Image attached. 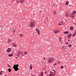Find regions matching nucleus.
<instances>
[{
    "instance_id": "nucleus-41",
    "label": "nucleus",
    "mask_w": 76,
    "mask_h": 76,
    "mask_svg": "<svg viewBox=\"0 0 76 76\" xmlns=\"http://www.w3.org/2000/svg\"><path fill=\"white\" fill-rule=\"evenodd\" d=\"M46 69V68L45 67L44 68H43V69H44V70H45Z\"/></svg>"
},
{
    "instance_id": "nucleus-18",
    "label": "nucleus",
    "mask_w": 76,
    "mask_h": 76,
    "mask_svg": "<svg viewBox=\"0 0 76 76\" xmlns=\"http://www.w3.org/2000/svg\"><path fill=\"white\" fill-rule=\"evenodd\" d=\"M63 24V22L61 21L60 22V23L59 24V25H61Z\"/></svg>"
},
{
    "instance_id": "nucleus-53",
    "label": "nucleus",
    "mask_w": 76,
    "mask_h": 76,
    "mask_svg": "<svg viewBox=\"0 0 76 76\" xmlns=\"http://www.w3.org/2000/svg\"><path fill=\"white\" fill-rule=\"evenodd\" d=\"M75 25H76V22L75 23H74Z\"/></svg>"
},
{
    "instance_id": "nucleus-1",
    "label": "nucleus",
    "mask_w": 76,
    "mask_h": 76,
    "mask_svg": "<svg viewBox=\"0 0 76 76\" xmlns=\"http://www.w3.org/2000/svg\"><path fill=\"white\" fill-rule=\"evenodd\" d=\"M35 22L34 21H31L30 23L29 24L30 26L28 27V28H31L32 27L35 26Z\"/></svg>"
},
{
    "instance_id": "nucleus-32",
    "label": "nucleus",
    "mask_w": 76,
    "mask_h": 76,
    "mask_svg": "<svg viewBox=\"0 0 76 76\" xmlns=\"http://www.w3.org/2000/svg\"><path fill=\"white\" fill-rule=\"evenodd\" d=\"M57 63L58 64H60V61H58Z\"/></svg>"
},
{
    "instance_id": "nucleus-12",
    "label": "nucleus",
    "mask_w": 76,
    "mask_h": 76,
    "mask_svg": "<svg viewBox=\"0 0 76 76\" xmlns=\"http://www.w3.org/2000/svg\"><path fill=\"white\" fill-rule=\"evenodd\" d=\"M12 45L14 47H16L17 46V45L15 43H13L12 44Z\"/></svg>"
},
{
    "instance_id": "nucleus-57",
    "label": "nucleus",
    "mask_w": 76,
    "mask_h": 76,
    "mask_svg": "<svg viewBox=\"0 0 76 76\" xmlns=\"http://www.w3.org/2000/svg\"><path fill=\"white\" fill-rule=\"evenodd\" d=\"M40 12H41V11H40Z\"/></svg>"
},
{
    "instance_id": "nucleus-43",
    "label": "nucleus",
    "mask_w": 76,
    "mask_h": 76,
    "mask_svg": "<svg viewBox=\"0 0 76 76\" xmlns=\"http://www.w3.org/2000/svg\"><path fill=\"white\" fill-rule=\"evenodd\" d=\"M65 44H69V43L68 42H67L66 43V42Z\"/></svg>"
},
{
    "instance_id": "nucleus-50",
    "label": "nucleus",
    "mask_w": 76,
    "mask_h": 76,
    "mask_svg": "<svg viewBox=\"0 0 76 76\" xmlns=\"http://www.w3.org/2000/svg\"><path fill=\"white\" fill-rule=\"evenodd\" d=\"M16 59H18V57H16Z\"/></svg>"
},
{
    "instance_id": "nucleus-45",
    "label": "nucleus",
    "mask_w": 76,
    "mask_h": 76,
    "mask_svg": "<svg viewBox=\"0 0 76 76\" xmlns=\"http://www.w3.org/2000/svg\"><path fill=\"white\" fill-rule=\"evenodd\" d=\"M17 56L18 57H19V55L18 54V55H17Z\"/></svg>"
},
{
    "instance_id": "nucleus-36",
    "label": "nucleus",
    "mask_w": 76,
    "mask_h": 76,
    "mask_svg": "<svg viewBox=\"0 0 76 76\" xmlns=\"http://www.w3.org/2000/svg\"><path fill=\"white\" fill-rule=\"evenodd\" d=\"M8 67H11V66H10V65L8 64Z\"/></svg>"
},
{
    "instance_id": "nucleus-11",
    "label": "nucleus",
    "mask_w": 76,
    "mask_h": 76,
    "mask_svg": "<svg viewBox=\"0 0 76 76\" xmlns=\"http://www.w3.org/2000/svg\"><path fill=\"white\" fill-rule=\"evenodd\" d=\"M13 54H14V53H13L11 54H9L8 55V56L9 57H12L13 56Z\"/></svg>"
},
{
    "instance_id": "nucleus-30",
    "label": "nucleus",
    "mask_w": 76,
    "mask_h": 76,
    "mask_svg": "<svg viewBox=\"0 0 76 76\" xmlns=\"http://www.w3.org/2000/svg\"><path fill=\"white\" fill-rule=\"evenodd\" d=\"M61 69H63V68H64V66H61Z\"/></svg>"
},
{
    "instance_id": "nucleus-10",
    "label": "nucleus",
    "mask_w": 76,
    "mask_h": 76,
    "mask_svg": "<svg viewBox=\"0 0 76 76\" xmlns=\"http://www.w3.org/2000/svg\"><path fill=\"white\" fill-rule=\"evenodd\" d=\"M24 1L25 0H20V3L21 4L23 3L24 2Z\"/></svg>"
},
{
    "instance_id": "nucleus-52",
    "label": "nucleus",
    "mask_w": 76,
    "mask_h": 76,
    "mask_svg": "<svg viewBox=\"0 0 76 76\" xmlns=\"http://www.w3.org/2000/svg\"><path fill=\"white\" fill-rule=\"evenodd\" d=\"M44 23H46V22L45 21V22H44Z\"/></svg>"
},
{
    "instance_id": "nucleus-37",
    "label": "nucleus",
    "mask_w": 76,
    "mask_h": 76,
    "mask_svg": "<svg viewBox=\"0 0 76 76\" xmlns=\"http://www.w3.org/2000/svg\"><path fill=\"white\" fill-rule=\"evenodd\" d=\"M27 53H28V52H25L24 53V54H27Z\"/></svg>"
},
{
    "instance_id": "nucleus-25",
    "label": "nucleus",
    "mask_w": 76,
    "mask_h": 76,
    "mask_svg": "<svg viewBox=\"0 0 76 76\" xmlns=\"http://www.w3.org/2000/svg\"><path fill=\"white\" fill-rule=\"evenodd\" d=\"M59 41L61 42V37H60L59 38Z\"/></svg>"
},
{
    "instance_id": "nucleus-40",
    "label": "nucleus",
    "mask_w": 76,
    "mask_h": 76,
    "mask_svg": "<svg viewBox=\"0 0 76 76\" xmlns=\"http://www.w3.org/2000/svg\"><path fill=\"white\" fill-rule=\"evenodd\" d=\"M53 72H54L55 74L56 73V71H55V70H53Z\"/></svg>"
},
{
    "instance_id": "nucleus-15",
    "label": "nucleus",
    "mask_w": 76,
    "mask_h": 76,
    "mask_svg": "<svg viewBox=\"0 0 76 76\" xmlns=\"http://www.w3.org/2000/svg\"><path fill=\"white\" fill-rule=\"evenodd\" d=\"M59 32V31H57V30L55 31L54 32V33H55V34H58V33Z\"/></svg>"
},
{
    "instance_id": "nucleus-13",
    "label": "nucleus",
    "mask_w": 76,
    "mask_h": 76,
    "mask_svg": "<svg viewBox=\"0 0 76 76\" xmlns=\"http://www.w3.org/2000/svg\"><path fill=\"white\" fill-rule=\"evenodd\" d=\"M63 33L65 34H69V31H64Z\"/></svg>"
},
{
    "instance_id": "nucleus-46",
    "label": "nucleus",
    "mask_w": 76,
    "mask_h": 76,
    "mask_svg": "<svg viewBox=\"0 0 76 76\" xmlns=\"http://www.w3.org/2000/svg\"><path fill=\"white\" fill-rule=\"evenodd\" d=\"M19 55H20V54H21V53H19Z\"/></svg>"
},
{
    "instance_id": "nucleus-29",
    "label": "nucleus",
    "mask_w": 76,
    "mask_h": 76,
    "mask_svg": "<svg viewBox=\"0 0 76 76\" xmlns=\"http://www.w3.org/2000/svg\"><path fill=\"white\" fill-rule=\"evenodd\" d=\"M8 71H9V72H10L12 70H11V69H8Z\"/></svg>"
},
{
    "instance_id": "nucleus-42",
    "label": "nucleus",
    "mask_w": 76,
    "mask_h": 76,
    "mask_svg": "<svg viewBox=\"0 0 76 76\" xmlns=\"http://www.w3.org/2000/svg\"><path fill=\"white\" fill-rule=\"evenodd\" d=\"M73 35H74L75 36V35H76V34L75 33H74Z\"/></svg>"
},
{
    "instance_id": "nucleus-27",
    "label": "nucleus",
    "mask_w": 76,
    "mask_h": 76,
    "mask_svg": "<svg viewBox=\"0 0 76 76\" xmlns=\"http://www.w3.org/2000/svg\"><path fill=\"white\" fill-rule=\"evenodd\" d=\"M8 42H11L12 41H11V39H8Z\"/></svg>"
},
{
    "instance_id": "nucleus-48",
    "label": "nucleus",
    "mask_w": 76,
    "mask_h": 76,
    "mask_svg": "<svg viewBox=\"0 0 76 76\" xmlns=\"http://www.w3.org/2000/svg\"><path fill=\"white\" fill-rule=\"evenodd\" d=\"M43 59H44V60H45V58H43Z\"/></svg>"
},
{
    "instance_id": "nucleus-34",
    "label": "nucleus",
    "mask_w": 76,
    "mask_h": 76,
    "mask_svg": "<svg viewBox=\"0 0 76 76\" xmlns=\"http://www.w3.org/2000/svg\"><path fill=\"white\" fill-rule=\"evenodd\" d=\"M20 52V50H19V51L18 52V54H19V53Z\"/></svg>"
},
{
    "instance_id": "nucleus-55",
    "label": "nucleus",
    "mask_w": 76,
    "mask_h": 76,
    "mask_svg": "<svg viewBox=\"0 0 76 76\" xmlns=\"http://www.w3.org/2000/svg\"><path fill=\"white\" fill-rule=\"evenodd\" d=\"M31 43H33V42H31Z\"/></svg>"
},
{
    "instance_id": "nucleus-49",
    "label": "nucleus",
    "mask_w": 76,
    "mask_h": 76,
    "mask_svg": "<svg viewBox=\"0 0 76 76\" xmlns=\"http://www.w3.org/2000/svg\"><path fill=\"white\" fill-rule=\"evenodd\" d=\"M4 4H6V2H4Z\"/></svg>"
},
{
    "instance_id": "nucleus-33",
    "label": "nucleus",
    "mask_w": 76,
    "mask_h": 76,
    "mask_svg": "<svg viewBox=\"0 0 76 76\" xmlns=\"http://www.w3.org/2000/svg\"><path fill=\"white\" fill-rule=\"evenodd\" d=\"M16 2L17 3H19V1H17Z\"/></svg>"
},
{
    "instance_id": "nucleus-51",
    "label": "nucleus",
    "mask_w": 76,
    "mask_h": 76,
    "mask_svg": "<svg viewBox=\"0 0 76 76\" xmlns=\"http://www.w3.org/2000/svg\"><path fill=\"white\" fill-rule=\"evenodd\" d=\"M69 41H70V39L68 40V42H69Z\"/></svg>"
},
{
    "instance_id": "nucleus-56",
    "label": "nucleus",
    "mask_w": 76,
    "mask_h": 76,
    "mask_svg": "<svg viewBox=\"0 0 76 76\" xmlns=\"http://www.w3.org/2000/svg\"><path fill=\"white\" fill-rule=\"evenodd\" d=\"M4 76H6V75H4Z\"/></svg>"
},
{
    "instance_id": "nucleus-44",
    "label": "nucleus",
    "mask_w": 76,
    "mask_h": 76,
    "mask_svg": "<svg viewBox=\"0 0 76 76\" xmlns=\"http://www.w3.org/2000/svg\"><path fill=\"white\" fill-rule=\"evenodd\" d=\"M74 33H75V34H76V30H75V31Z\"/></svg>"
},
{
    "instance_id": "nucleus-23",
    "label": "nucleus",
    "mask_w": 76,
    "mask_h": 76,
    "mask_svg": "<svg viewBox=\"0 0 76 76\" xmlns=\"http://www.w3.org/2000/svg\"><path fill=\"white\" fill-rule=\"evenodd\" d=\"M68 45V46H69V48H70V47H72V45L71 44H69Z\"/></svg>"
},
{
    "instance_id": "nucleus-22",
    "label": "nucleus",
    "mask_w": 76,
    "mask_h": 76,
    "mask_svg": "<svg viewBox=\"0 0 76 76\" xmlns=\"http://www.w3.org/2000/svg\"><path fill=\"white\" fill-rule=\"evenodd\" d=\"M12 31L13 33H15V29L13 28L12 29Z\"/></svg>"
},
{
    "instance_id": "nucleus-24",
    "label": "nucleus",
    "mask_w": 76,
    "mask_h": 76,
    "mask_svg": "<svg viewBox=\"0 0 76 76\" xmlns=\"http://www.w3.org/2000/svg\"><path fill=\"white\" fill-rule=\"evenodd\" d=\"M62 48L63 50H65V49H66V47L64 46H62Z\"/></svg>"
},
{
    "instance_id": "nucleus-54",
    "label": "nucleus",
    "mask_w": 76,
    "mask_h": 76,
    "mask_svg": "<svg viewBox=\"0 0 76 76\" xmlns=\"http://www.w3.org/2000/svg\"><path fill=\"white\" fill-rule=\"evenodd\" d=\"M54 6V5H53L52 6V7H53L54 6Z\"/></svg>"
},
{
    "instance_id": "nucleus-16",
    "label": "nucleus",
    "mask_w": 76,
    "mask_h": 76,
    "mask_svg": "<svg viewBox=\"0 0 76 76\" xmlns=\"http://www.w3.org/2000/svg\"><path fill=\"white\" fill-rule=\"evenodd\" d=\"M20 37H23V35L22 33H20L19 35Z\"/></svg>"
},
{
    "instance_id": "nucleus-28",
    "label": "nucleus",
    "mask_w": 76,
    "mask_h": 76,
    "mask_svg": "<svg viewBox=\"0 0 76 76\" xmlns=\"http://www.w3.org/2000/svg\"><path fill=\"white\" fill-rule=\"evenodd\" d=\"M2 74H3V71L0 72V75H2Z\"/></svg>"
},
{
    "instance_id": "nucleus-19",
    "label": "nucleus",
    "mask_w": 76,
    "mask_h": 76,
    "mask_svg": "<svg viewBox=\"0 0 76 76\" xmlns=\"http://www.w3.org/2000/svg\"><path fill=\"white\" fill-rule=\"evenodd\" d=\"M69 4V1H67L66 2V6H67V5H68Z\"/></svg>"
},
{
    "instance_id": "nucleus-4",
    "label": "nucleus",
    "mask_w": 76,
    "mask_h": 76,
    "mask_svg": "<svg viewBox=\"0 0 76 76\" xmlns=\"http://www.w3.org/2000/svg\"><path fill=\"white\" fill-rule=\"evenodd\" d=\"M50 72V74H49V76H55V73H54V72Z\"/></svg>"
},
{
    "instance_id": "nucleus-20",
    "label": "nucleus",
    "mask_w": 76,
    "mask_h": 76,
    "mask_svg": "<svg viewBox=\"0 0 76 76\" xmlns=\"http://www.w3.org/2000/svg\"><path fill=\"white\" fill-rule=\"evenodd\" d=\"M32 65L30 64V69L31 70H32Z\"/></svg>"
},
{
    "instance_id": "nucleus-38",
    "label": "nucleus",
    "mask_w": 76,
    "mask_h": 76,
    "mask_svg": "<svg viewBox=\"0 0 76 76\" xmlns=\"http://www.w3.org/2000/svg\"><path fill=\"white\" fill-rule=\"evenodd\" d=\"M72 37H74L75 36L74 34L72 35Z\"/></svg>"
},
{
    "instance_id": "nucleus-17",
    "label": "nucleus",
    "mask_w": 76,
    "mask_h": 76,
    "mask_svg": "<svg viewBox=\"0 0 76 76\" xmlns=\"http://www.w3.org/2000/svg\"><path fill=\"white\" fill-rule=\"evenodd\" d=\"M44 73V72H42L41 73V74L39 75V76H43V74Z\"/></svg>"
},
{
    "instance_id": "nucleus-9",
    "label": "nucleus",
    "mask_w": 76,
    "mask_h": 76,
    "mask_svg": "<svg viewBox=\"0 0 76 76\" xmlns=\"http://www.w3.org/2000/svg\"><path fill=\"white\" fill-rule=\"evenodd\" d=\"M65 16H66V17H68L69 16V12H66L65 14Z\"/></svg>"
},
{
    "instance_id": "nucleus-26",
    "label": "nucleus",
    "mask_w": 76,
    "mask_h": 76,
    "mask_svg": "<svg viewBox=\"0 0 76 76\" xmlns=\"http://www.w3.org/2000/svg\"><path fill=\"white\" fill-rule=\"evenodd\" d=\"M39 64H43V62H42V61H41L40 62Z\"/></svg>"
},
{
    "instance_id": "nucleus-2",
    "label": "nucleus",
    "mask_w": 76,
    "mask_h": 76,
    "mask_svg": "<svg viewBox=\"0 0 76 76\" xmlns=\"http://www.w3.org/2000/svg\"><path fill=\"white\" fill-rule=\"evenodd\" d=\"M18 66H19V65L17 64V65L14 64V66L13 68L15 70V71H18L19 70V68H18Z\"/></svg>"
},
{
    "instance_id": "nucleus-21",
    "label": "nucleus",
    "mask_w": 76,
    "mask_h": 76,
    "mask_svg": "<svg viewBox=\"0 0 76 76\" xmlns=\"http://www.w3.org/2000/svg\"><path fill=\"white\" fill-rule=\"evenodd\" d=\"M56 12H57V11L56 10L54 11H53L54 15H56Z\"/></svg>"
},
{
    "instance_id": "nucleus-58",
    "label": "nucleus",
    "mask_w": 76,
    "mask_h": 76,
    "mask_svg": "<svg viewBox=\"0 0 76 76\" xmlns=\"http://www.w3.org/2000/svg\"><path fill=\"white\" fill-rule=\"evenodd\" d=\"M43 18H44V16L43 17Z\"/></svg>"
},
{
    "instance_id": "nucleus-3",
    "label": "nucleus",
    "mask_w": 76,
    "mask_h": 76,
    "mask_svg": "<svg viewBox=\"0 0 76 76\" xmlns=\"http://www.w3.org/2000/svg\"><path fill=\"white\" fill-rule=\"evenodd\" d=\"M48 61L49 63H51L53 62V59L52 58H48Z\"/></svg>"
},
{
    "instance_id": "nucleus-8",
    "label": "nucleus",
    "mask_w": 76,
    "mask_h": 76,
    "mask_svg": "<svg viewBox=\"0 0 76 76\" xmlns=\"http://www.w3.org/2000/svg\"><path fill=\"white\" fill-rule=\"evenodd\" d=\"M7 53H10L11 51V49L10 48H8V50H7Z\"/></svg>"
},
{
    "instance_id": "nucleus-14",
    "label": "nucleus",
    "mask_w": 76,
    "mask_h": 76,
    "mask_svg": "<svg viewBox=\"0 0 76 76\" xmlns=\"http://www.w3.org/2000/svg\"><path fill=\"white\" fill-rule=\"evenodd\" d=\"M70 30L71 31H73V27L72 26L70 27Z\"/></svg>"
},
{
    "instance_id": "nucleus-39",
    "label": "nucleus",
    "mask_w": 76,
    "mask_h": 76,
    "mask_svg": "<svg viewBox=\"0 0 76 76\" xmlns=\"http://www.w3.org/2000/svg\"><path fill=\"white\" fill-rule=\"evenodd\" d=\"M21 54H23V52H22V51H21Z\"/></svg>"
},
{
    "instance_id": "nucleus-6",
    "label": "nucleus",
    "mask_w": 76,
    "mask_h": 76,
    "mask_svg": "<svg viewBox=\"0 0 76 76\" xmlns=\"http://www.w3.org/2000/svg\"><path fill=\"white\" fill-rule=\"evenodd\" d=\"M70 17H72V18H75V14L74 13H72V15H70Z\"/></svg>"
},
{
    "instance_id": "nucleus-35",
    "label": "nucleus",
    "mask_w": 76,
    "mask_h": 76,
    "mask_svg": "<svg viewBox=\"0 0 76 76\" xmlns=\"http://www.w3.org/2000/svg\"><path fill=\"white\" fill-rule=\"evenodd\" d=\"M53 65L54 66H56V65H57V63H55V64H54Z\"/></svg>"
},
{
    "instance_id": "nucleus-31",
    "label": "nucleus",
    "mask_w": 76,
    "mask_h": 76,
    "mask_svg": "<svg viewBox=\"0 0 76 76\" xmlns=\"http://www.w3.org/2000/svg\"><path fill=\"white\" fill-rule=\"evenodd\" d=\"M76 11H74L72 13H74V14H76Z\"/></svg>"
},
{
    "instance_id": "nucleus-7",
    "label": "nucleus",
    "mask_w": 76,
    "mask_h": 76,
    "mask_svg": "<svg viewBox=\"0 0 76 76\" xmlns=\"http://www.w3.org/2000/svg\"><path fill=\"white\" fill-rule=\"evenodd\" d=\"M36 31L38 32V35H39L40 34V32H39V30L37 29V28H36Z\"/></svg>"
},
{
    "instance_id": "nucleus-47",
    "label": "nucleus",
    "mask_w": 76,
    "mask_h": 76,
    "mask_svg": "<svg viewBox=\"0 0 76 76\" xmlns=\"http://www.w3.org/2000/svg\"><path fill=\"white\" fill-rule=\"evenodd\" d=\"M45 73H46V74L47 73V72L45 71Z\"/></svg>"
},
{
    "instance_id": "nucleus-5",
    "label": "nucleus",
    "mask_w": 76,
    "mask_h": 76,
    "mask_svg": "<svg viewBox=\"0 0 76 76\" xmlns=\"http://www.w3.org/2000/svg\"><path fill=\"white\" fill-rule=\"evenodd\" d=\"M71 37H72V34L70 33L68 34V36L67 37V38L70 39Z\"/></svg>"
}]
</instances>
